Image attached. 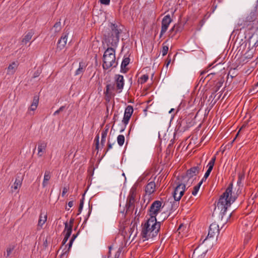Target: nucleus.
Here are the masks:
<instances>
[{"instance_id":"obj_42","label":"nucleus","mask_w":258,"mask_h":258,"mask_svg":"<svg viewBox=\"0 0 258 258\" xmlns=\"http://www.w3.org/2000/svg\"><path fill=\"white\" fill-rule=\"evenodd\" d=\"M164 43L163 44L162 53L163 56H165L167 54L168 51V46L166 45H164Z\"/></svg>"},{"instance_id":"obj_34","label":"nucleus","mask_w":258,"mask_h":258,"mask_svg":"<svg viewBox=\"0 0 258 258\" xmlns=\"http://www.w3.org/2000/svg\"><path fill=\"white\" fill-rule=\"evenodd\" d=\"M124 140H125V139H124V136L122 135H119L117 137V141L118 144L120 146H122L124 143Z\"/></svg>"},{"instance_id":"obj_7","label":"nucleus","mask_w":258,"mask_h":258,"mask_svg":"<svg viewBox=\"0 0 258 258\" xmlns=\"http://www.w3.org/2000/svg\"><path fill=\"white\" fill-rule=\"evenodd\" d=\"M162 207V202L160 201H154L151 205L149 210V215L150 217L154 216L156 218L157 215L161 211Z\"/></svg>"},{"instance_id":"obj_15","label":"nucleus","mask_w":258,"mask_h":258,"mask_svg":"<svg viewBox=\"0 0 258 258\" xmlns=\"http://www.w3.org/2000/svg\"><path fill=\"white\" fill-rule=\"evenodd\" d=\"M65 227L63 231V233H65V235L62 242V244L64 245L67 242L68 239L70 237L72 234V228L71 227H68V222L64 223Z\"/></svg>"},{"instance_id":"obj_40","label":"nucleus","mask_w":258,"mask_h":258,"mask_svg":"<svg viewBox=\"0 0 258 258\" xmlns=\"http://www.w3.org/2000/svg\"><path fill=\"white\" fill-rule=\"evenodd\" d=\"M248 122H249V120H247L243 122L242 125L241 126V127L240 128V130H239L238 132L237 133L236 137L234 139V140H233V142L234 141V140H235L236 138L238 136V135L239 134V132L241 130H242L243 128H245L247 126Z\"/></svg>"},{"instance_id":"obj_62","label":"nucleus","mask_w":258,"mask_h":258,"mask_svg":"<svg viewBox=\"0 0 258 258\" xmlns=\"http://www.w3.org/2000/svg\"><path fill=\"white\" fill-rule=\"evenodd\" d=\"M43 245H44L45 247L47 246V239H45V240L44 241V242H43Z\"/></svg>"},{"instance_id":"obj_39","label":"nucleus","mask_w":258,"mask_h":258,"mask_svg":"<svg viewBox=\"0 0 258 258\" xmlns=\"http://www.w3.org/2000/svg\"><path fill=\"white\" fill-rule=\"evenodd\" d=\"M73 242L74 241H73L72 240H70V242H69V243L68 244V249L67 250H66L65 252H64L62 254H61V258H62L64 255H67V256L68 255V254L69 253V251L70 250V249L72 247Z\"/></svg>"},{"instance_id":"obj_53","label":"nucleus","mask_w":258,"mask_h":258,"mask_svg":"<svg viewBox=\"0 0 258 258\" xmlns=\"http://www.w3.org/2000/svg\"><path fill=\"white\" fill-rule=\"evenodd\" d=\"M37 106H35L32 104H31V106H30L29 109L30 110L34 111L36 109Z\"/></svg>"},{"instance_id":"obj_1","label":"nucleus","mask_w":258,"mask_h":258,"mask_svg":"<svg viewBox=\"0 0 258 258\" xmlns=\"http://www.w3.org/2000/svg\"><path fill=\"white\" fill-rule=\"evenodd\" d=\"M245 177L244 174H238V178L237 184L239 186L241 184V181L244 179ZM233 183H230L225 191L220 196L218 202H217V206L215 207L214 211L217 209L220 210V215L221 216V220L223 219L228 207L235 202L238 198V195L241 192L240 187L237 189L236 194H232Z\"/></svg>"},{"instance_id":"obj_24","label":"nucleus","mask_w":258,"mask_h":258,"mask_svg":"<svg viewBox=\"0 0 258 258\" xmlns=\"http://www.w3.org/2000/svg\"><path fill=\"white\" fill-rule=\"evenodd\" d=\"M46 147V143H45L44 142H39L38 143V155L39 157H41L43 155V153L44 152V151L45 150V148Z\"/></svg>"},{"instance_id":"obj_51","label":"nucleus","mask_w":258,"mask_h":258,"mask_svg":"<svg viewBox=\"0 0 258 258\" xmlns=\"http://www.w3.org/2000/svg\"><path fill=\"white\" fill-rule=\"evenodd\" d=\"M112 147V144L110 143V142L108 141L107 143V149L106 150L105 154H106V153L108 151V150L110 149H111Z\"/></svg>"},{"instance_id":"obj_61","label":"nucleus","mask_w":258,"mask_h":258,"mask_svg":"<svg viewBox=\"0 0 258 258\" xmlns=\"http://www.w3.org/2000/svg\"><path fill=\"white\" fill-rule=\"evenodd\" d=\"M191 125H192L191 124H188V125H186L185 126H183L184 131H185L186 129H187L188 128H189Z\"/></svg>"},{"instance_id":"obj_27","label":"nucleus","mask_w":258,"mask_h":258,"mask_svg":"<svg viewBox=\"0 0 258 258\" xmlns=\"http://www.w3.org/2000/svg\"><path fill=\"white\" fill-rule=\"evenodd\" d=\"M107 135V129L103 130L101 133V148H102L105 145Z\"/></svg>"},{"instance_id":"obj_2","label":"nucleus","mask_w":258,"mask_h":258,"mask_svg":"<svg viewBox=\"0 0 258 258\" xmlns=\"http://www.w3.org/2000/svg\"><path fill=\"white\" fill-rule=\"evenodd\" d=\"M161 222H157L154 216L150 217L144 224H142V228L141 236L143 241L156 237L160 230Z\"/></svg>"},{"instance_id":"obj_36","label":"nucleus","mask_w":258,"mask_h":258,"mask_svg":"<svg viewBox=\"0 0 258 258\" xmlns=\"http://www.w3.org/2000/svg\"><path fill=\"white\" fill-rule=\"evenodd\" d=\"M53 28L54 29V31L55 33H57L60 31L61 29V25L60 21L57 22L53 26Z\"/></svg>"},{"instance_id":"obj_64","label":"nucleus","mask_w":258,"mask_h":258,"mask_svg":"<svg viewBox=\"0 0 258 258\" xmlns=\"http://www.w3.org/2000/svg\"><path fill=\"white\" fill-rule=\"evenodd\" d=\"M117 117V114H114L113 119L115 121L116 117Z\"/></svg>"},{"instance_id":"obj_21","label":"nucleus","mask_w":258,"mask_h":258,"mask_svg":"<svg viewBox=\"0 0 258 258\" xmlns=\"http://www.w3.org/2000/svg\"><path fill=\"white\" fill-rule=\"evenodd\" d=\"M171 207L170 209V212L168 216H169L173 212L176 211L179 205V201L174 199L173 201L170 202Z\"/></svg>"},{"instance_id":"obj_44","label":"nucleus","mask_w":258,"mask_h":258,"mask_svg":"<svg viewBox=\"0 0 258 258\" xmlns=\"http://www.w3.org/2000/svg\"><path fill=\"white\" fill-rule=\"evenodd\" d=\"M215 161H216V156H214L212 158L211 160L209 162V163L208 164V167H212L213 168Z\"/></svg>"},{"instance_id":"obj_10","label":"nucleus","mask_w":258,"mask_h":258,"mask_svg":"<svg viewBox=\"0 0 258 258\" xmlns=\"http://www.w3.org/2000/svg\"><path fill=\"white\" fill-rule=\"evenodd\" d=\"M69 33H67V32H64L62 34V35L60 37V38L59 39L57 45V48L56 49L58 50H61L62 49L64 48L65 47L67 42V39H68V36Z\"/></svg>"},{"instance_id":"obj_16","label":"nucleus","mask_w":258,"mask_h":258,"mask_svg":"<svg viewBox=\"0 0 258 258\" xmlns=\"http://www.w3.org/2000/svg\"><path fill=\"white\" fill-rule=\"evenodd\" d=\"M156 184L154 181L148 183L145 188V191L146 194L151 195L153 194L155 190Z\"/></svg>"},{"instance_id":"obj_4","label":"nucleus","mask_w":258,"mask_h":258,"mask_svg":"<svg viewBox=\"0 0 258 258\" xmlns=\"http://www.w3.org/2000/svg\"><path fill=\"white\" fill-rule=\"evenodd\" d=\"M115 49L113 47H108L103 55V69L107 70L111 67L116 68L117 62L115 59Z\"/></svg>"},{"instance_id":"obj_13","label":"nucleus","mask_w":258,"mask_h":258,"mask_svg":"<svg viewBox=\"0 0 258 258\" xmlns=\"http://www.w3.org/2000/svg\"><path fill=\"white\" fill-rule=\"evenodd\" d=\"M182 30V27L180 24H175L173 27L169 31L168 36L169 38H173L178 32H180Z\"/></svg>"},{"instance_id":"obj_48","label":"nucleus","mask_w":258,"mask_h":258,"mask_svg":"<svg viewBox=\"0 0 258 258\" xmlns=\"http://www.w3.org/2000/svg\"><path fill=\"white\" fill-rule=\"evenodd\" d=\"M41 73V70L40 69H37V70L34 73L33 78H35L36 77H38Z\"/></svg>"},{"instance_id":"obj_19","label":"nucleus","mask_w":258,"mask_h":258,"mask_svg":"<svg viewBox=\"0 0 258 258\" xmlns=\"http://www.w3.org/2000/svg\"><path fill=\"white\" fill-rule=\"evenodd\" d=\"M52 173L49 170H46L44 173V179L42 182V187H46L48 184V181L50 179Z\"/></svg>"},{"instance_id":"obj_59","label":"nucleus","mask_w":258,"mask_h":258,"mask_svg":"<svg viewBox=\"0 0 258 258\" xmlns=\"http://www.w3.org/2000/svg\"><path fill=\"white\" fill-rule=\"evenodd\" d=\"M205 23V20L204 19H202V20L200 21V25L201 26V27H202Z\"/></svg>"},{"instance_id":"obj_54","label":"nucleus","mask_w":258,"mask_h":258,"mask_svg":"<svg viewBox=\"0 0 258 258\" xmlns=\"http://www.w3.org/2000/svg\"><path fill=\"white\" fill-rule=\"evenodd\" d=\"M74 221V219H70L69 224H68V227H71L72 228H73Z\"/></svg>"},{"instance_id":"obj_60","label":"nucleus","mask_w":258,"mask_h":258,"mask_svg":"<svg viewBox=\"0 0 258 258\" xmlns=\"http://www.w3.org/2000/svg\"><path fill=\"white\" fill-rule=\"evenodd\" d=\"M170 62H171V59L167 58L166 60V67H168V66L170 63Z\"/></svg>"},{"instance_id":"obj_57","label":"nucleus","mask_w":258,"mask_h":258,"mask_svg":"<svg viewBox=\"0 0 258 258\" xmlns=\"http://www.w3.org/2000/svg\"><path fill=\"white\" fill-rule=\"evenodd\" d=\"M68 206L70 207V208H71L74 205V202L73 201H70L69 203H68Z\"/></svg>"},{"instance_id":"obj_14","label":"nucleus","mask_w":258,"mask_h":258,"mask_svg":"<svg viewBox=\"0 0 258 258\" xmlns=\"http://www.w3.org/2000/svg\"><path fill=\"white\" fill-rule=\"evenodd\" d=\"M248 27H249L248 29H250L252 27V26L248 22L245 18L239 19L237 26V30H241L242 29Z\"/></svg>"},{"instance_id":"obj_37","label":"nucleus","mask_w":258,"mask_h":258,"mask_svg":"<svg viewBox=\"0 0 258 258\" xmlns=\"http://www.w3.org/2000/svg\"><path fill=\"white\" fill-rule=\"evenodd\" d=\"M148 79H149L148 75L147 74H145V75H143L142 76H141L140 78L139 81L140 82L141 84H143L145 83V82H146L147 81V80H148Z\"/></svg>"},{"instance_id":"obj_58","label":"nucleus","mask_w":258,"mask_h":258,"mask_svg":"<svg viewBox=\"0 0 258 258\" xmlns=\"http://www.w3.org/2000/svg\"><path fill=\"white\" fill-rule=\"evenodd\" d=\"M185 122L186 123H187V121H186V120H185H185H182L180 122H179L178 123V124H179V127H181V125H182V124H184V123H185Z\"/></svg>"},{"instance_id":"obj_55","label":"nucleus","mask_w":258,"mask_h":258,"mask_svg":"<svg viewBox=\"0 0 258 258\" xmlns=\"http://www.w3.org/2000/svg\"><path fill=\"white\" fill-rule=\"evenodd\" d=\"M91 210H92V207L91 208L89 207V211L88 214L87 215V217L85 218L84 223L86 222L88 217H89V216L91 214Z\"/></svg>"},{"instance_id":"obj_29","label":"nucleus","mask_w":258,"mask_h":258,"mask_svg":"<svg viewBox=\"0 0 258 258\" xmlns=\"http://www.w3.org/2000/svg\"><path fill=\"white\" fill-rule=\"evenodd\" d=\"M46 215H44L43 216L42 213H41L39 216L38 225L41 227L45 223V221H46Z\"/></svg>"},{"instance_id":"obj_38","label":"nucleus","mask_w":258,"mask_h":258,"mask_svg":"<svg viewBox=\"0 0 258 258\" xmlns=\"http://www.w3.org/2000/svg\"><path fill=\"white\" fill-rule=\"evenodd\" d=\"M84 195H85V193L83 194V197L81 199V200H80V205H79V209H78L79 213H78V215L80 214L81 213L82 210L83 209V205H84Z\"/></svg>"},{"instance_id":"obj_33","label":"nucleus","mask_w":258,"mask_h":258,"mask_svg":"<svg viewBox=\"0 0 258 258\" xmlns=\"http://www.w3.org/2000/svg\"><path fill=\"white\" fill-rule=\"evenodd\" d=\"M15 248V245L10 244L8 247L7 248V254H6V257H8L10 256V255L12 254V251L14 250V248Z\"/></svg>"},{"instance_id":"obj_9","label":"nucleus","mask_w":258,"mask_h":258,"mask_svg":"<svg viewBox=\"0 0 258 258\" xmlns=\"http://www.w3.org/2000/svg\"><path fill=\"white\" fill-rule=\"evenodd\" d=\"M133 111V108L131 105H128L125 108L124 116L122 121L125 125L128 124Z\"/></svg>"},{"instance_id":"obj_5","label":"nucleus","mask_w":258,"mask_h":258,"mask_svg":"<svg viewBox=\"0 0 258 258\" xmlns=\"http://www.w3.org/2000/svg\"><path fill=\"white\" fill-rule=\"evenodd\" d=\"M137 195V186L134 185L129 192L125 205L126 212H133L135 208V198Z\"/></svg>"},{"instance_id":"obj_35","label":"nucleus","mask_w":258,"mask_h":258,"mask_svg":"<svg viewBox=\"0 0 258 258\" xmlns=\"http://www.w3.org/2000/svg\"><path fill=\"white\" fill-rule=\"evenodd\" d=\"M94 142H95V150L97 151V153L98 152L99 149L100 148L99 146V135L98 134L94 139Z\"/></svg>"},{"instance_id":"obj_41","label":"nucleus","mask_w":258,"mask_h":258,"mask_svg":"<svg viewBox=\"0 0 258 258\" xmlns=\"http://www.w3.org/2000/svg\"><path fill=\"white\" fill-rule=\"evenodd\" d=\"M38 103H39V96H38L37 95H34V96L33 97V100L32 103L31 104L38 106Z\"/></svg>"},{"instance_id":"obj_8","label":"nucleus","mask_w":258,"mask_h":258,"mask_svg":"<svg viewBox=\"0 0 258 258\" xmlns=\"http://www.w3.org/2000/svg\"><path fill=\"white\" fill-rule=\"evenodd\" d=\"M171 21L172 19L169 15L164 16L163 18L161 23V30L160 34V38H161L162 35L166 32Z\"/></svg>"},{"instance_id":"obj_49","label":"nucleus","mask_w":258,"mask_h":258,"mask_svg":"<svg viewBox=\"0 0 258 258\" xmlns=\"http://www.w3.org/2000/svg\"><path fill=\"white\" fill-rule=\"evenodd\" d=\"M100 3L104 5H109L110 4V0H99Z\"/></svg>"},{"instance_id":"obj_45","label":"nucleus","mask_w":258,"mask_h":258,"mask_svg":"<svg viewBox=\"0 0 258 258\" xmlns=\"http://www.w3.org/2000/svg\"><path fill=\"white\" fill-rule=\"evenodd\" d=\"M212 169H213L212 167H208V169L204 175L205 179H206L209 176Z\"/></svg>"},{"instance_id":"obj_26","label":"nucleus","mask_w":258,"mask_h":258,"mask_svg":"<svg viewBox=\"0 0 258 258\" xmlns=\"http://www.w3.org/2000/svg\"><path fill=\"white\" fill-rule=\"evenodd\" d=\"M86 69V66L83 62L79 63V68L76 70L75 75H80L83 74Z\"/></svg>"},{"instance_id":"obj_23","label":"nucleus","mask_w":258,"mask_h":258,"mask_svg":"<svg viewBox=\"0 0 258 258\" xmlns=\"http://www.w3.org/2000/svg\"><path fill=\"white\" fill-rule=\"evenodd\" d=\"M21 173L19 174H18L17 175V177L16 178L14 184V186H12L14 189H17L19 187L21 186L22 181V176H21Z\"/></svg>"},{"instance_id":"obj_22","label":"nucleus","mask_w":258,"mask_h":258,"mask_svg":"<svg viewBox=\"0 0 258 258\" xmlns=\"http://www.w3.org/2000/svg\"><path fill=\"white\" fill-rule=\"evenodd\" d=\"M130 59L129 57H125L123 58L121 64L120 72L123 73H125L128 71L126 67L129 64Z\"/></svg>"},{"instance_id":"obj_17","label":"nucleus","mask_w":258,"mask_h":258,"mask_svg":"<svg viewBox=\"0 0 258 258\" xmlns=\"http://www.w3.org/2000/svg\"><path fill=\"white\" fill-rule=\"evenodd\" d=\"M114 89V85L112 84H108L106 86V90L104 92L105 97L106 100L109 101L111 96L112 95V93L110 91V90H113Z\"/></svg>"},{"instance_id":"obj_43","label":"nucleus","mask_w":258,"mask_h":258,"mask_svg":"<svg viewBox=\"0 0 258 258\" xmlns=\"http://www.w3.org/2000/svg\"><path fill=\"white\" fill-rule=\"evenodd\" d=\"M200 186H201L200 184H198L197 185L194 186V189L192 191V195L196 196L197 194V193L200 189Z\"/></svg>"},{"instance_id":"obj_50","label":"nucleus","mask_w":258,"mask_h":258,"mask_svg":"<svg viewBox=\"0 0 258 258\" xmlns=\"http://www.w3.org/2000/svg\"><path fill=\"white\" fill-rule=\"evenodd\" d=\"M69 190V187H64L62 189V191L61 193L62 197H64L68 191Z\"/></svg>"},{"instance_id":"obj_28","label":"nucleus","mask_w":258,"mask_h":258,"mask_svg":"<svg viewBox=\"0 0 258 258\" xmlns=\"http://www.w3.org/2000/svg\"><path fill=\"white\" fill-rule=\"evenodd\" d=\"M188 183H184L183 182H182V188L179 191H180L179 195L178 196V197L177 198H176V197H175V199H176V200H177L178 201H180V200L181 199V197L183 195V194L184 193L185 189V186Z\"/></svg>"},{"instance_id":"obj_46","label":"nucleus","mask_w":258,"mask_h":258,"mask_svg":"<svg viewBox=\"0 0 258 258\" xmlns=\"http://www.w3.org/2000/svg\"><path fill=\"white\" fill-rule=\"evenodd\" d=\"M223 84V82H222L221 81H218L216 85H215V91H217L218 90H219V89H220V88L222 86V85Z\"/></svg>"},{"instance_id":"obj_63","label":"nucleus","mask_w":258,"mask_h":258,"mask_svg":"<svg viewBox=\"0 0 258 258\" xmlns=\"http://www.w3.org/2000/svg\"><path fill=\"white\" fill-rule=\"evenodd\" d=\"M206 179H205L204 178V177L202 178V179L201 180V181L198 183V184H200V186L202 185V184L203 183V182L205 181Z\"/></svg>"},{"instance_id":"obj_56","label":"nucleus","mask_w":258,"mask_h":258,"mask_svg":"<svg viewBox=\"0 0 258 258\" xmlns=\"http://www.w3.org/2000/svg\"><path fill=\"white\" fill-rule=\"evenodd\" d=\"M78 233H77L76 234H74L71 239V240H72L73 241H74V240L76 239V238L77 237L78 235Z\"/></svg>"},{"instance_id":"obj_6","label":"nucleus","mask_w":258,"mask_h":258,"mask_svg":"<svg viewBox=\"0 0 258 258\" xmlns=\"http://www.w3.org/2000/svg\"><path fill=\"white\" fill-rule=\"evenodd\" d=\"M200 170L199 166H194L188 169L186 173L183 174L179 177L182 182L188 183L190 179L199 174Z\"/></svg>"},{"instance_id":"obj_18","label":"nucleus","mask_w":258,"mask_h":258,"mask_svg":"<svg viewBox=\"0 0 258 258\" xmlns=\"http://www.w3.org/2000/svg\"><path fill=\"white\" fill-rule=\"evenodd\" d=\"M177 180L178 181L177 182L176 187L175 188L174 191L173 192V197L174 199H175V197L177 198L178 196L179 195L180 190L182 188V182L181 180L180 179L179 177H177Z\"/></svg>"},{"instance_id":"obj_25","label":"nucleus","mask_w":258,"mask_h":258,"mask_svg":"<svg viewBox=\"0 0 258 258\" xmlns=\"http://www.w3.org/2000/svg\"><path fill=\"white\" fill-rule=\"evenodd\" d=\"M256 12H251L250 14L245 18L248 22L252 25V23L256 19Z\"/></svg>"},{"instance_id":"obj_32","label":"nucleus","mask_w":258,"mask_h":258,"mask_svg":"<svg viewBox=\"0 0 258 258\" xmlns=\"http://www.w3.org/2000/svg\"><path fill=\"white\" fill-rule=\"evenodd\" d=\"M17 67V64L16 62H13L10 64L8 68V71L9 73H14L15 72L16 68Z\"/></svg>"},{"instance_id":"obj_12","label":"nucleus","mask_w":258,"mask_h":258,"mask_svg":"<svg viewBox=\"0 0 258 258\" xmlns=\"http://www.w3.org/2000/svg\"><path fill=\"white\" fill-rule=\"evenodd\" d=\"M219 233V225L216 223H212L209 229L207 237H213Z\"/></svg>"},{"instance_id":"obj_11","label":"nucleus","mask_w":258,"mask_h":258,"mask_svg":"<svg viewBox=\"0 0 258 258\" xmlns=\"http://www.w3.org/2000/svg\"><path fill=\"white\" fill-rule=\"evenodd\" d=\"M114 79L116 89L119 90V93H120L122 91L124 85L123 76L121 75H115Z\"/></svg>"},{"instance_id":"obj_52","label":"nucleus","mask_w":258,"mask_h":258,"mask_svg":"<svg viewBox=\"0 0 258 258\" xmlns=\"http://www.w3.org/2000/svg\"><path fill=\"white\" fill-rule=\"evenodd\" d=\"M254 45L255 46V48L258 46V35H255V43L254 44Z\"/></svg>"},{"instance_id":"obj_20","label":"nucleus","mask_w":258,"mask_h":258,"mask_svg":"<svg viewBox=\"0 0 258 258\" xmlns=\"http://www.w3.org/2000/svg\"><path fill=\"white\" fill-rule=\"evenodd\" d=\"M207 72V71H202L201 74H200V75L199 76V83H201V82H204V81L206 80V79H207L208 80V81H210V80H211L212 79V76H213V75H215V73H210V74L208 75L206 77H204V75Z\"/></svg>"},{"instance_id":"obj_3","label":"nucleus","mask_w":258,"mask_h":258,"mask_svg":"<svg viewBox=\"0 0 258 258\" xmlns=\"http://www.w3.org/2000/svg\"><path fill=\"white\" fill-rule=\"evenodd\" d=\"M122 30L115 24H111L110 29L104 34V41L108 47H113L115 49L117 46L119 39V34Z\"/></svg>"},{"instance_id":"obj_31","label":"nucleus","mask_w":258,"mask_h":258,"mask_svg":"<svg viewBox=\"0 0 258 258\" xmlns=\"http://www.w3.org/2000/svg\"><path fill=\"white\" fill-rule=\"evenodd\" d=\"M33 33L32 32H29L23 38L22 42L27 43L31 39Z\"/></svg>"},{"instance_id":"obj_47","label":"nucleus","mask_w":258,"mask_h":258,"mask_svg":"<svg viewBox=\"0 0 258 258\" xmlns=\"http://www.w3.org/2000/svg\"><path fill=\"white\" fill-rule=\"evenodd\" d=\"M65 107H66L65 106H61L58 110H57L53 113V115L54 116H55V115L58 114L60 112L63 111Z\"/></svg>"},{"instance_id":"obj_30","label":"nucleus","mask_w":258,"mask_h":258,"mask_svg":"<svg viewBox=\"0 0 258 258\" xmlns=\"http://www.w3.org/2000/svg\"><path fill=\"white\" fill-rule=\"evenodd\" d=\"M248 48L249 49H253V47H255L254 44L255 43V35H253L251 36L249 40H248Z\"/></svg>"}]
</instances>
